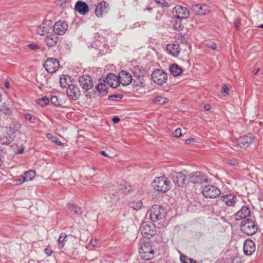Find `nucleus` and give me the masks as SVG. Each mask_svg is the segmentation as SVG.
<instances>
[{"label":"nucleus","instance_id":"nucleus-1","mask_svg":"<svg viewBox=\"0 0 263 263\" xmlns=\"http://www.w3.org/2000/svg\"><path fill=\"white\" fill-rule=\"evenodd\" d=\"M146 216H148L153 222H156L165 217V211L162 206L154 205L147 211Z\"/></svg>","mask_w":263,"mask_h":263},{"label":"nucleus","instance_id":"nucleus-2","mask_svg":"<svg viewBox=\"0 0 263 263\" xmlns=\"http://www.w3.org/2000/svg\"><path fill=\"white\" fill-rule=\"evenodd\" d=\"M79 82L86 97L91 98L93 96V93L89 91L93 86V82L90 77L88 75L82 76L79 78Z\"/></svg>","mask_w":263,"mask_h":263},{"label":"nucleus","instance_id":"nucleus-3","mask_svg":"<svg viewBox=\"0 0 263 263\" xmlns=\"http://www.w3.org/2000/svg\"><path fill=\"white\" fill-rule=\"evenodd\" d=\"M170 181L164 176L157 177L153 181V187L158 192H166L171 187Z\"/></svg>","mask_w":263,"mask_h":263},{"label":"nucleus","instance_id":"nucleus-4","mask_svg":"<svg viewBox=\"0 0 263 263\" xmlns=\"http://www.w3.org/2000/svg\"><path fill=\"white\" fill-rule=\"evenodd\" d=\"M242 233L248 235L254 234L257 231V227L254 220L250 218L243 219L240 224Z\"/></svg>","mask_w":263,"mask_h":263},{"label":"nucleus","instance_id":"nucleus-5","mask_svg":"<svg viewBox=\"0 0 263 263\" xmlns=\"http://www.w3.org/2000/svg\"><path fill=\"white\" fill-rule=\"evenodd\" d=\"M139 252L141 258L145 260H150L154 257V251L148 241L141 244Z\"/></svg>","mask_w":263,"mask_h":263},{"label":"nucleus","instance_id":"nucleus-6","mask_svg":"<svg viewBox=\"0 0 263 263\" xmlns=\"http://www.w3.org/2000/svg\"><path fill=\"white\" fill-rule=\"evenodd\" d=\"M140 231L144 237L150 238L156 233L155 226L152 222L145 221L142 223Z\"/></svg>","mask_w":263,"mask_h":263},{"label":"nucleus","instance_id":"nucleus-7","mask_svg":"<svg viewBox=\"0 0 263 263\" xmlns=\"http://www.w3.org/2000/svg\"><path fill=\"white\" fill-rule=\"evenodd\" d=\"M255 137L251 134L240 137L237 140L236 146L239 148H246L254 141Z\"/></svg>","mask_w":263,"mask_h":263},{"label":"nucleus","instance_id":"nucleus-8","mask_svg":"<svg viewBox=\"0 0 263 263\" xmlns=\"http://www.w3.org/2000/svg\"><path fill=\"white\" fill-rule=\"evenodd\" d=\"M202 193L205 198H214L219 196L221 192L216 186L208 185L203 188Z\"/></svg>","mask_w":263,"mask_h":263},{"label":"nucleus","instance_id":"nucleus-9","mask_svg":"<svg viewBox=\"0 0 263 263\" xmlns=\"http://www.w3.org/2000/svg\"><path fill=\"white\" fill-rule=\"evenodd\" d=\"M152 78L155 83L162 85L166 82L167 76L162 70L157 69L152 73Z\"/></svg>","mask_w":263,"mask_h":263},{"label":"nucleus","instance_id":"nucleus-10","mask_svg":"<svg viewBox=\"0 0 263 263\" xmlns=\"http://www.w3.org/2000/svg\"><path fill=\"white\" fill-rule=\"evenodd\" d=\"M173 13L175 17L182 20L186 19L189 16L190 11L186 7L177 5L174 8Z\"/></svg>","mask_w":263,"mask_h":263},{"label":"nucleus","instance_id":"nucleus-11","mask_svg":"<svg viewBox=\"0 0 263 263\" xmlns=\"http://www.w3.org/2000/svg\"><path fill=\"white\" fill-rule=\"evenodd\" d=\"M44 66L48 72L53 73L59 69L60 64L57 59L48 58L46 60Z\"/></svg>","mask_w":263,"mask_h":263},{"label":"nucleus","instance_id":"nucleus-12","mask_svg":"<svg viewBox=\"0 0 263 263\" xmlns=\"http://www.w3.org/2000/svg\"><path fill=\"white\" fill-rule=\"evenodd\" d=\"M189 179L191 182L194 184H202L208 182V179L202 173L197 172L189 175Z\"/></svg>","mask_w":263,"mask_h":263},{"label":"nucleus","instance_id":"nucleus-13","mask_svg":"<svg viewBox=\"0 0 263 263\" xmlns=\"http://www.w3.org/2000/svg\"><path fill=\"white\" fill-rule=\"evenodd\" d=\"M172 179L175 184L178 187H183L185 184L186 176L182 172L172 173Z\"/></svg>","mask_w":263,"mask_h":263},{"label":"nucleus","instance_id":"nucleus-14","mask_svg":"<svg viewBox=\"0 0 263 263\" xmlns=\"http://www.w3.org/2000/svg\"><path fill=\"white\" fill-rule=\"evenodd\" d=\"M68 27V26L65 22L59 21L55 23L53 26V30L56 34L62 35L65 33Z\"/></svg>","mask_w":263,"mask_h":263},{"label":"nucleus","instance_id":"nucleus-15","mask_svg":"<svg viewBox=\"0 0 263 263\" xmlns=\"http://www.w3.org/2000/svg\"><path fill=\"white\" fill-rule=\"evenodd\" d=\"M192 10L195 14L199 15H205L208 14L210 11L209 7L206 5H193L192 7Z\"/></svg>","mask_w":263,"mask_h":263},{"label":"nucleus","instance_id":"nucleus-16","mask_svg":"<svg viewBox=\"0 0 263 263\" xmlns=\"http://www.w3.org/2000/svg\"><path fill=\"white\" fill-rule=\"evenodd\" d=\"M66 93L68 97L74 100L78 99L81 96V91L78 87L73 84L67 87Z\"/></svg>","mask_w":263,"mask_h":263},{"label":"nucleus","instance_id":"nucleus-17","mask_svg":"<svg viewBox=\"0 0 263 263\" xmlns=\"http://www.w3.org/2000/svg\"><path fill=\"white\" fill-rule=\"evenodd\" d=\"M119 84L121 83L123 86H127L133 81V78L131 74L125 71H121L118 76Z\"/></svg>","mask_w":263,"mask_h":263},{"label":"nucleus","instance_id":"nucleus-18","mask_svg":"<svg viewBox=\"0 0 263 263\" xmlns=\"http://www.w3.org/2000/svg\"><path fill=\"white\" fill-rule=\"evenodd\" d=\"M52 28V22L51 21L47 20L40 25L36 30V32L41 35H44L49 32Z\"/></svg>","mask_w":263,"mask_h":263},{"label":"nucleus","instance_id":"nucleus-19","mask_svg":"<svg viewBox=\"0 0 263 263\" xmlns=\"http://www.w3.org/2000/svg\"><path fill=\"white\" fill-rule=\"evenodd\" d=\"M255 245L254 241L250 239L246 240L243 245V252L245 255H251L255 251Z\"/></svg>","mask_w":263,"mask_h":263},{"label":"nucleus","instance_id":"nucleus-20","mask_svg":"<svg viewBox=\"0 0 263 263\" xmlns=\"http://www.w3.org/2000/svg\"><path fill=\"white\" fill-rule=\"evenodd\" d=\"M104 81L112 88H117L119 85L118 76L117 77L112 73L108 74L106 77V80Z\"/></svg>","mask_w":263,"mask_h":263},{"label":"nucleus","instance_id":"nucleus-21","mask_svg":"<svg viewBox=\"0 0 263 263\" xmlns=\"http://www.w3.org/2000/svg\"><path fill=\"white\" fill-rule=\"evenodd\" d=\"M250 210L247 206H243L235 215L236 220L243 219H248L247 217L250 215Z\"/></svg>","mask_w":263,"mask_h":263},{"label":"nucleus","instance_id":"nucleus-22","mask_svg":"<svg viewBox=\"0 0 263 263\" xmlns=\"http://www.w3.org/2000/svg\"><path fill=\"white\" fill-rule=\"evenodd\" d=\"M221 200L228 206H234L237 202L236 196L232 194L222 195Z\"/></svg>","mask_w":263,"mask_h":263},{"label":"nucleus","instance_id":"nucleus-23","mask_svg":"<svg viewBox=\"0 0 263 263\" xmlns=\"http://www.w3.org/2000/svg\"><path fill=\"white\" fill-rule=\"evenodd\" d=\"M108 7V4L104 1L99 3L95 9L96 16L100 17H101L104 13H106L107 12V9Z\"/></svg>","mask_w":263,"mask_h":263},{"label":"nucleus","instance_id":"nucleus-24","mask_svg":"<svg viewBox=\"0 0 263 263\" xmlns=\"http://www.w3.org/2000/svg\"><path fill=\"white\" fill-rule=\"evenodd\" d=\"M75 10L80 14L84 15L88 11V6L85 2L78 1L75 5Z\"/></svg>","mask_w":263,"mask_h":263},{"label":"nucleus","instance_id":"nucleus-25","mask_svg":"<svg viewBox=\"0 0 263 263\" xmlns=\"http://www.w3.org/2000/svg\"><path fill=\"white\" fill-rule=\"evenodd\" d=\"M166 50L169 54L175 57H177L180 52L179 45L175 43L167 45Z\"/></svg>","mask_w":263,"mask_h":263},{"label":"nucleus","instance_id":"nucleus-26","mask_svg":"<svg viewBox=\"0 0 263 263\" xmlns=\"http://www.w3.org/2000/svg\"><path fill=\"white\" fill-rule=\"evenodd\" d=\"M59 41V37L55 34H51L47 36L45 39V42L49 47L54 46Z\"/></svg>","mask_w":263,"mask_h":263},{"label":"nucleus","instance_id":"nucleus-27","mask_svg":"<svg viewBox=\"0 0 263 263\" xmlns=\"http://www.w3.org/2000/svg\"><path fill=\"white\" fill-rule=\"evenodd\" d=\"M71 78L68 75H63L60 77V83L62 88L68 87L71 85Z\"/></svg>","mask_w":263,"mask_h":263},{"label":"nucleus","instance_id":"nucleus-28","mask_svg":"<svg viewBox=\"0 0 263 263\" xmlns=\"http://www.w3.org/2000/svg\"><path fill=\"white\" fill-rule=\"evenodd\" d=\"M169 70L174 76H180L182 72L181 67L176 64H171L170 66Z\"/></svg>","mask_w":263,"mask_h":263},{"label":"nucleus","instance_id":"nucleus-29","mask_svg":"<svg viewBox=\"0 0 263 263\" xmlns=\"http://www.w3.org/2000/svg\"><path fill=\"white\" fill-rule=\"evenodd\" d=\"M144 70L141 66L134 67L133 70V73L134 78H141L145 74Z\"/></svg>","mask_w":263,"mask_h":263},{"label":"nucleus","instance_id":"nucleus-30","mask_svg":"<svg viewBox=\"0 0 263 263\" xmlns=\"http://www.w3.org/2000/svg\"><path fill=\"white\" fill-rule=\"evenodd\" d=\"M35 175L36 173L34 170H29L25 172L24 177H22L23 179L22 182H25L32 180V179L35 177Z\"/></svg>","mask_w":263,"mask_h":263},{"label":"nucleus","instance_id":"nucleus-31","mask_svg":"<svg viewBox=\"0 0 263 263\" xmlns=\"http://www.w3.org/2000/svg\"><path fill=\"white\" fill-rule=\"evenodd\" d=\"M67 207L71 212H73L77 216H80L82 213L81 208L78 205L73 204H68Z\"/></svg>","mask_w":263,"mask_h":263},{"label":"nucleus","instance_id":"nucleus-32","mask_svg":"<svg viewBox=\"0 0 263 263\" xmlns=\"http://www.w3.org/2000/svg\"><path fill=\"white\" fill-rule=\"evenodd\" d=\"M119 189L123 193L127 194L132 190V187L127 182H125L119 185Z\"/></svg>","mask_w":263,"mask_h":263},{"label":"nucleus","instance_id":"nucleus-33","mask_svg":"<svg viewBox=\"0 0 263 263\" xmlns=\"http://www.w3.org/2000/svg\"><path fill=\"white\" fill-rule=\"evenodd\" d=\"M96 88L99 94L102 96H105L107 93V87L105 84L103 83H100L97 85Z\"/></svg>","mask_w":263,"mask_h":263},{"label":"nucleus","instance_id":"nucleus-34","mask_svg":"<svg viewBox=\"0 0 263 263\" xmlns=\"http://www.w3.org/2000/svg\"><path fill=\"white\" fill-rule=\"evenodd\" d=\"M129 207L134 209V210L137 211L139 209H141L142 207V203L141 200H137L136 201H133L129 203Z\"/></svg>","mask_w":263,"mask_h":263},{"label":"nucleus","instance_id":"nucleus-35","mask_svg":"<svg viewBox=\"0 0 263 263\" xmlns=\"http://www.w3.org/2000/svg\"><path fill=\"white\" fill-rule=\"evenodd\" d=\"M0 112H2L5 115H9L12 113V111L8 105L4 104L1 106Z\"/></svg>","mask_w":263,"mask_h":263},{"label":"nucleus","instance_id":"nucleus-36","mask_svg":"<svg viewBox=\"0 0 263 263\" xmlns=\"http://www.w3.org/2000/svg\"><path fill=\"white\" fill-rule=\"evenodd\" d=\"M12 141L13 138L10 136L6 137L4 136L0 137V144L2 145L9 144Z\"/></svg>","mask_w":263,"mask_h":263},{"label":"nucleus","instance_id":"nucleus-37","mask_svg":"<svg viewBox=\"0 0 263 263\" xmlns=\"http://www.w3.org/2000/svg\"><path fill=\"white\" fill-rule=\"evenodd\" d=\"M180 259L182 263H196V261L192 258H189L183 254H181Z\"/></svg>","mask_w":263,"mask_h":263},{"label":"nucleus","instance_id":"nucleus-38","mask_svg":"<svg viewBox=\"0 0 263 263\" xmlns=\"http://www.w3.org/2000/svg\"><path fill=\"white\" fill-rule=\"evenodd\" d=\"M67 237V235L65 233H62L58 239L59 247L62 249L64 246L63 242L66 241L65 239Z\"/></svg>","mask_w":263,"mask_h":263},{"label":"nucleus","instance_id":"nucleus-39","mask_svg":"<svg viewBox=\"0 0 263 263\" xmlns=\"http://www.w3.org/2000/svg\"><path fill=\"white\" fill-rule=\"evenodd\" d=\"M154 102L159 104H162L167 103L168 99L164 97L159 96L154 99Z\"/></svg>","mask_w":263,"mask_h":263},{"label":"nucleus","instance_id":"nucleus-40","mask_svg":"<svg viewBox=\"0 0 263 263\" xmlns=\"http://www.w3.org/2000/svg\"><path fill=\"white\" fill-rule=\"evenodd\" d=\"M133 85L136 87H143L144 86L143 83V78H137V80H135V78L133 79Z\"/></svg>","mask_w":263,"mask_h":263},{"label":"nucleus","instance_id":"nucleus-41","mask_svg":"<svg viewBox=\"0 0 263 263\" xmlns=\"http://www.w3.org/2000/svg\"><path fill=\"white\" fill-rule=\"evenodd\" d=\"M47 137L48 138H50L53 142L55 143L58 145L63 146L64 145L63 143L60 141L58 138L55 136H51V134H48Z\"/></svg>","mask_w":263,"mask_h":263},{"label":"nucleus","instance_id":"nucleus-42","mask_svg":"<svg viewBox=\"0 0 263 263\" xmlns=\"http://www.w3.org/2000/svg\"><path fill=\"white\" fill-rule=\"evenodd\" d=\"M24 118L26 120L30 121L31 123H35L36 118L30 114H26L24 115Z\"/></svg>","mask_w":263,"mask_h":263},{"label":"nucleus","instance_id":"nucleus-43","mask_svg":"<svg viewBox=\"0 0 263 263\" xmlns=\"http://www.w3.org/2000/svg\"><path fill=\"white\" fill-rule=\"evenodd\" d=\"M169 0H155L156 3L161 7H167Z\"/></svg>","mask_w":263,"mask_h":263},{"label":"nucleus","instance_id":"nucleus-44","mask_svg":"<svg viewBox=\"0 0 263 263\" xmlns=\"http://www.w3.org/2000/svg\"><path fill=\"white\" fill-rule=\"evenodd\" d=\"M49 102V100L47 97H44L42 99L39 100V104L43 106L47 105Z\"/></svg>","mask_w":263,"mask_h":263},{"label":"nucleus","instance_id":"nucleus-45","mask_svg":"<svg viewBox=\"0 0 263 263\" xmlns=\"http://www.w3.org/2000/svg\"><path fill=\"white\" fill-rule=\"evenodd\" d=\"M229 89L226 84H222L221 88V92L224 95L229 94Z\"/></svg>","mask_w":263,"mask_h":263},{"label":"nucleus","instance_id":"nucleus-46","mask_svg":"<svg viewBox=\"0 0 263 263\" xmlns=\"http://www.w3.org/2000/svg\"><path fill=\"white\" fill-rule=\"evenodd\" d=\"M240 24H241V20H240V18L237 17L234 20V24L235 28L236 30H239Z\"/></svg>","mask_w":263,"mask_h":263},{"label":"nucleus","instance_id":"nucleus-47","mask_svg":"<svg viewBox=\"0 0 263 263\" xmlns=\"http://www.w3.org/2000/svg\"><path fill=\"white\" fill-rule=\"evenodd\" d=\"M50 101L51 103L55 105H60V101L59 100L58 97L57 96H53L51 97L50 99Z\"/></svg>","mask_w":263,"mask_h":263},{"label":"nucleus","instance_id":"nucleus-48","mask_svg":"<svg viewBox=\"0 0 263 263\" xmlns=\"http://www.w3.org/2000/svg\"><path fill=\"white\" fill-rule=\"evenodd\" d=\"M20 127V126L19 124L17 123H12L11 125H10V129L11 130L13 129L12 133H14L16 130H18L19 128Z\"/></svg>","mask_w":263,"mask_h":263},{"label":"nucleus","instance_id":"nucleus-49","mask_svg":"<svg viewBox=\"0 0 263 263\" xmlns=\"http://www.w3.org/2000/svg\"><path fill=\"white\" fill-rule=\"evenodd\" d=\"M182 136L181 130L180 128L176 129L174 133L173 136L176 138H179Z\"/></svg>","mask_w":263,"mask_h":263},{"label":"nucleus","instance_id":"nucleus-50","mask_svg":"<svg viewBox=\"0 0 263 263\" xmlns=\"http://www.w3.org/2000/svg\"><path fill=\"white\" fill-rule=\"evenodd\" d=\"M28 46L30 49L33 50H36L40 48L39 46L36 44H30Z\"/></svg>","mask_w":263,"mask_h":263},{"label":"nucleus","instance_id":"nucleus-51","mask_svg":"<svg viewBox=\"0 0 263 263\" xmlns=\"http://www.w3.org/2000/svg\"><path fill=\"white\" fill-rule=\"evenodd\" d=\"M229 263H241L240 261V259L238 257H235L234 258H231V260Z\"/></svg>","mask_w":263,"mask_h":263},{"label":"nucleus","instance_id":"nucleus-52","mask_svg":"<svg viewBox=\"0 0 263 263\" xmlns=\"http://www.w3.org/2000/svg\"><path fill=\"white\" fill-rule=\"evenodd\" d=\"M44 252L48 256H51L52 254V251L50 248H45Z\"/></svg>","mask_w":263,"mask_h":263},{"label":"nucleus","instance_id":"nucleus-53","mask_svg":"<svg viewBox=\"0 0 263 263\" xmlns=\"http://www.w3.org/2000/svg\"><path fill=\"white\" fill-rule=\"evenodd\" d=\"M207 47L211 48L212 50H215L217 48L216 44L214 43H209L207 44Z\"/></svg>","mask_w":263,"mask_h":263},{"label":"nucleus","instance_id":"nucleus-54","mask_svg":"<svg viewBox=\"0 0 263 263\" xmlns=\"http://www.w3.org/2000/svg\"><path fill=\"white\" fill-rule=\"evenodd\" d=\"M97 243H98V240L97 239H92L90 241V244L93 247H96L97 246Z\"/></svg>","mask_w":263,"mask_h":263},{"label":"nucleus","instance_id":"nucleus-55","mask_svg":"<svg viewBox=\"0 0 263 263\" xmlns=\"http://www.w3.org/2000/svg\"><path fill=\"white\" fill-rule=\"evenodd\" d=\"M229 163L232 165H237L238 164L237 161L235 160H230Z\"/></svg>","mask_w":263,"mask_h":263},{"label":"nucleus","instance_id":"nucleus-56","mask_svg":"<svg viewBox=\"0 0 263 263\" xmlns=\"http://www.w3.org/2000/svg\"><path fill=\"white\" fill-rule=\"evenodd\" d=\"M120 121V118L118 117H114L112 118V122L115 123H118Z\"/></svg>","mask_w":263,"mask_h":263},{"label":"nucleus","instance_id":"nucleus-57","mask_svg":"<svg viewBox=\"0 0 263 263\" xmlns=\"http://www.w3.org/2000/svg\"><path fill=\"white\" fill-rule=\"evenodd\" d=\"M118 97V95H111V96H109L108 99L109 100H114V99H115L116 98H117Z\"/></svg>","mask_w":263,"mask_h":263},{"label":"nucleus","instance_id":"nucleus-58","mask_svg":"<svg viewBox=\"0 0 263 263\" xmlns=\"http://www.w3.org/2000/svg\"><path fill=\"white\" fill-rule=\"evenodd\" d=\"M193 141H194V139L193 138H189L185 140V143L187 144H190Z\"/></svg>","mask_w":263,"mask_h":263},{"label":"nucleus","instance_id":"nucleus-59","mask_svg":"<svg viewBox=\"0 0 263 263\" xmlns=\"http://www.w3.org/2000/svg\"><path fill=\"white\" fill-rule=\"evenodd\" d=\"M23 176H21L20 178L18 179V180H17L16 181V184H22L23 182H22V177Z\"/></svg>","mask_w":263,"mask_h":263},{"label":"nucleus","instance_id":"nucleus-60","mask_svg":"<svg viewBox=\"0 0 263 263\" xmlns=\"http://www.w3.org/2000/svg\"><path fill=\"white\" fill-rule=\"evenodd\" d=\"M100 153L105 157H109L108 155L104 151H101Z\"/></svg>","mask_w":263,"mask_h":263},{"label":"nucleus","instance_id":"nucleus-61","mask_svg":"<svg viewBox=\"0 0 263 263\" xmlns=\"http://www.w3.org/2000/svg\"><path fill=\"white\" fill-rule=\"evenodd\" d=\"M24 148L21 147L20 148L18 152L17 153V154H22L24 152Z\"/></svg>","mask_w":263,"mask_h":263},{"label":"nucleus","instance_id":"nucleus-62","mask_svg":"<svg viewBox=\"0 0 263 263\" xmlns=\"http://www.w3.org/2000/svg\"><path fill=\"white\" fill-rule=\"evenodd\" d=\"M5 86L7 88L9 89L10 88V84L8 81H6L5 82Z\"/></svg>","mask_w":263,"mask_h":263},{"label":"nucleus","instance_id":"nucleus-63","mask_svg":"<svg viewBox=\"0 0 263 263\" xmlns=\"http://www.w3.org/2000/svg\"><path fill=\"white\" fill-rule=\"evenodd\" d=\"M204 108L205 110H209L210 109V105H205L204 106Z\"/></svg>","mask_w":263,"mask_h":263},{"label":"nucleus","instance_id":"nucleus-64","mask_svg":"<svg viewBox=\"0 0 263 263\" xmlns=\"http://www.w3.org/2000/svg\"><path fill=\"white\" fill-rule=\"evenodd\" d=\"M259 69H260L259 68H258L256 69V70L255 72H254V74H256L258 73V72L259 71Z\"/></svg>","mask_w":263,"mask_h":263}]
</instances>
